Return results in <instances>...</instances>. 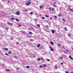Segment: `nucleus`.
I'll return each mask as SVG.
<instances>
[{
    "instance_id": "obj_1",
    "label": "nucleus",
    "mask_w": 73,
    "mask_h": 73,
    "mask_svg": "<svg viewBox=\"0 0 73 73\" xmlns=\"http://www.w3.org/2000/svg\"><path fill=\"white\" fill-rule=\"evenodd\" d=\"M17 12H16V14L17 15H20V11H17Z\"/></svg>"
},
{
    "instance_id": "obj_2",
    "label": "nucleus",
    "mask_w": 73,
    "mask_h": 73,
    "mask_svg": "<svg viewBox=\"0 0 73 73\" xmlns=\"http://www.w3.org/2000/svg\"><path fill=\"white\" fill-rule=\"evenodd\" d=\"M7 24H8L9 25H11V26H12V25H13V23H10L9 22H7Z\"/></svg>"
},
{
    "instance_id": "obj_3",
    "label": "nucleus",
    "mask_w": 73,
    "mask_h": 73,
    "mask_svg": "<svg viewBox=\"0 0 73 73\" xmlns=\"http://www.w3.org/2000/svg\"><path fill=\"white\" fill-rule=\"evenodd\" d=\"M49 48L50 49H51V51H52V52H54V50L52 49V48H51V47H49Z\"/></svg>"
},
{
    "instance_id": "obj_4",
    "label": "nucleus",
    "mask_w": 73,
    "mask_h": 73,
    "mask_svg": "<svg viewBox=\"0 0 73 73\" xmlns=\"http://www.w3.org/2000/svg\"><path fill=\"white\" fill-rule=\"evenodd\" d=\"M51 31H52V33H55V31L54 30H51Z\"/></svg>"
},
{
    "instance_id": "obj_5",
    "label": "nucleus",
    "mask_w": 73,
    "mask_h": 73,
    "mask_svg": "<svg viewBox=\"0 0 73 73\" xmlns=\"http://www.w3.org/2000/svg\"><path fill=\"white\" fill-rule=\"evenodd\" d=\"M52 5L53 6V7H57V5H55L54 4H52Z\"/></svg>"
},
{
    "instance_id": "obj_6",
    "label": "nucleus",
    "mask_w": 73,
    "mask_h": 73,
    "mask_svg": "<svg viewBox=\"0 0 73 73\" xmlns=\"http://www.w3.org/2000/svg\"><path fill=\"white\" fill-rule=\"evenodd\" d=\"M15 20L17 21H18V22L19 21V19H15Z\"/></svg>"
},
{
    "instance_id": "obj_7",
    "label": "nucleus",
    "mask_w": 73,
    "mask_h": 73,
    "mask_svg": "<svg viewBox=\"0 0 73 73\" xmlns=\"http://www.w3.org/2000/svg\"><path fill=\"white\" fill-rule=\"evenodd\" d=\"M67 28L66 27H65L64 28V29H65V31H68V29H66Z\"/></svg>"
},
{
    "instance_id": "obj_8",
    "label": "nucleus",
    "mask_w": 73,
    "mask_h": 73,
    "mask_svg": "<svg viewBox=\"0 0 73 73\" xmlns=\"http://www.w3.org/2000/svg\"><path fill=\"white\" fill-rule=\"evenodd\" d=\"M50 43L51 44H52V45H54V43L53 42H50Z\"/></svg>"
},
{
    "instance_id": "obj_9",
    "label": "nucleus",
    "mask_w": 73,
    "mask_h": 73,
    "mask_svg": "<svg viewBox=\"0 0 73 73\" xmlns=\"http://www.w3.org/2000/svg\"><path fill=\"white\" fill-rule=\"evenodd\" d=\"M40 45H41L40 44H38L37 46L38 48H39V47H40Z\"/></svg>"
},
{
    "instance_id": "obj_10",
    "label": "nucleus",
    "mask_w": 73,
    "mask_h": 73,
    "mask_svg": "<svg viewBox=\"0 0 73 73\" xmlns=\"http://www.w3.org/2000/svg\"><path fill=\"white\" fill-rule=\"evenodd\" d=\"M69 57L70 58H71L72 60H73V58L71 56H69Z\"/></svg>"
},
{
    "instance_id": "obj_11",
    "label": "nucleus",
    "mask_w": 73,
    "mask_h": 73,
    "mask_svg": "<svg viewBox=\"0 0 73 73\" xmlns=\"http://www.w3.org/2000/svg\"><path fill=\"white\" fill-rule=\"evenodd\" d=\"M29 33L30 34V35H32V33L31 31L29 32Z\"/></svg>"
},
{
    "instance_id": "obj_12",
    "label": "nucleus",
    "mask_w": 73,
    "mask_h": 73,
    "mask_svg": "<svg viewBox=\"0 0 73 73\" xmlns=\"http://www.w3.org/2000/svg\"><path fill=\"white\" fill-rule=\"evenodd\" d=\"M11 20H15V18H13V17H12L11 18Z\"/></svg>"
},
{
    "instance_id": "obj_13",
    "label": "nucleus",
    "mask_w": 73,
    "mask_h": 73,
    "mask_svg": "<svg viewBox=\"0 0 73 73\" xmlns=\"http://www.w3.org/2000/svg\"><path fill=\"white\" fill-rule=\"evenodd\" d=\"M26 68H27V69H29V66H26Z\"/></svg>"
},
{
    "instance_id": "obj_14",
    "label": "nucleus",
    "mask_w": 73,
    "mask_h": 73,
    "mask_svg": "<svg viewBox=\"0 0 73 73\" xmlns=\"http://www.w3.org/2000/svg\"><path fill=\"white\" fill-rule=\"evenodd\" d=\"M58 16H59V17H61V16H62V15H61V14H60Z\"/></svg>"
},
{
    "instance_id": "obj_15",
    "label": "nucleus",
    "mask_w": 73,
    "mask_h": 73,
    "mask_svg": "<svg viewBox=\"0 0 73 73\" xmlns=\"http://www.w3.org/2000/svg\"><path fill=\"white\" fill-rule=\"evenodd\" d=\"M9 54H11V53H12V52H11V51H9Z\"/></svg>"
},
{
    "instance_id": "obj_16",
    "label": "nucleus",
    "mask_w": 73,
    "mask_h": 73,
    "mask_svg": "<svg viewBox=\"0 0 73 73\" xmlns=\"http://www.w3.org/2000/svg\"><path fill=\"white\" fill-rule=\"evenodd\" d=\"M62 20H63V21H65V20L63 18V19H62Z\"/></svg>"
},
{
    "instance_id": "obj_17",
    "label": "nucleus",
    "mask_w": 73,
    "mask_h": 73,
    "mask_svg": "<svg viewBox=\"0 0 73 73\" xmlns=\"http://www.w3.org/2000/svg\"><path fill=\"white\" fill-rule=\"evenodd\" d=\"M45 17H49V16H48L47 15H46L45 16Z\"/></svg>"
},
{
    "instance_id": "obj_18",
    "label": "nucleus",
    "mask_w": 73,
    "mask_h": 73,
    "mask_svg": "<svg viewBox=\"0 0 73 73\" xmlns=\"http://www.w3.org/2000/svg\"><path fill=\"white\" fill-rule=\"evenodd\" d=\"M46 60H47V61H50V60L48 59H46Z\"/></svg>"
},
{
    "instance_id": "obj_19",
    "label": "nucleus",
    "mask_w": 73,
    "mask_h": 73,
    "mask_svg": "<svg viewBox=\"0 0 73 73\" xmlns=\"http://www.w3.org/2000/svg\"><path fill=\"white\" fill-rule=\"evenodd\" d=\"M42 8V5H41L40 7V8Z\"/></svg>"
},
{
    "instance_id": "obj_20",
    "label": "nucleus",
    "mask_w": 73,
    "mask_h": 73,
    "mask_svg": "<svg viewBox=\"0 0 73 73\" xmlns=\"http://www.w3.org/2000/svg\"><path fill=\"white\" fill-rule=\"evenodd\" d=\"M37 26H38V27H40V25L39 24H37Z\"/></svg>"
},
{
    "instance_id": "obj_21",
    "label": "nucleus",
    "mask_w": 73,
    "mask_h": 73,
    "mask_svg": "<svg viewBox=\"0 0 73 73\" xmlns=\"http://www.w3.org/2000/svg\"><path fill=\"white\" fill-rule=\"evenodd\" d=\"M5 50H8V48H5Z\"/></svg>"
},
{
    "instance_id": "obj_22",
    "label": "nucleus",
    "mask_w": 73,
    "mask_h": 73,
    "mask_svg": "<svg viewBox=\"0 0 73 73\" xmlns=\"http://www.w3.org/2000/svg\"><path fill=\"white\" fill-rule=\"evenodd\" d=\"M39 67L40 68H42V65H40L39 66Z\"/></svg>"
},
{
    "instance_id": "obj_23",
    "label": "nucleus",
    "mask_w": 73,
    "mask_h": 73,
    "mask_svg": "<svg viewBox=\"0 0 73 73\" xmlns=\"http://www.w3.org/2000/svg\"><path fill=\"white\" fill-rule=\"evenodd\" d=\"M43 65L44 66H46V65L45 64H43Z\"/></svg>"
},
{
    "instance_id": "obj_24",
    "label": "nucleus",
    "mask_w": 73,
    "mask_h": 73,
    "mask_svg": "<svg viewBox=\"0 0 73 73\" xmlns=\"http://www.w3.org/2000/svg\"><path fill=\"white\" fill-rule=\"evenodd\" d=\"M6 70L7 71H11V70Z\"/></svg>"
},
{
    "instance_id": "obj_25",
    "label": "nucleus",
    "mask_w": 73,
    "mask_h": 73,
    "mask_svg": "<svg viewBox=\"0 0 73 73\" xmlns=\"http://www.w3.org/2000/svg\"><path fill=\"white\" fill-rule=\"evenodd\" d=\"M5 29H6V30H7V31H8V29L7 28H5Z\"/></svg>"
},
{
    "instance_id": "obj_26",
    "label": "nucleus",
    "mask_w": 73,
    "mask_h": 73,
    "mask_svg": "<svg viewBox=\"0 0 73 73\" xmlns=\"http://www.w3.org/2000/svg\"><path fill=\"white\" fill-rule=\"evenodd\" d=\"M66 73H69V71H66Z\"/></svg>"
},
{
    "instance_id": "obj_27",
    "label": "nucleus",
    "mask_w": 73,
    "mask_h": 73,
    "mask_svg": "<svg viewBox=\"0 0 73 73\" xmlns=\"http://www.w3.org/2000/svg\"><path fill=\"white\" fill-rule=\"evenodd\" d=\"M31 14V15H33V12H31L30 13Z\"/></svg>"
},
{
    "instance_id": "obj_28",
    "label": "nucleus",
    "mask_w": 73,
    "mask_h": 73,
    "mask_svg": "<svg viewBox=\"0 0 73 73\" xmlns=\"http://www.w3.org/2000/svg\"><path fill=\"white\" fill-rule=\"evenodd\" d=\"M46 27H47V28H48L49 27L48 26V25H46Z\"/></svg>"
},
{
    "instance_id": "obj_29",
    "label": "nucleus",
    "mask_w": 73,
    "mask_h": 73,
    "mask_svg": "<svg viewBox=\"0 0 73 73\" xmlns=\"http://www.w3.org/2000/svg\"><path fill=\"white\" fill-rule=\"evenodd\" d=\"M5 55H6L7 56H8V53H5Z\"/></svg>"
},
{
    "instance_id": "obj_30",
    "label": "nucleus",
    "mask_w": 73,
    "mask_h": 73,
    "mask_svg": "<svg viewBox=\"0 0 73 73\" xmlns=\"http://www.w3.org/2000/svg\"><path fill=\"white\" fill-rule=\"evenodd\" d=\"M58 45L59 46H61L60 44H58Z\"/></svg>"
},
{
    "instance_id": "obj_31",
    "label": "nucleus",
    "mask_w": 73,
    "mask_h": 73,
    "mask_svg": "<svg viewBox=\"0 0 73 73\" xmlns=\"http://www.w3.org/2000/svg\"><path fill=\"white\" fill-rule=\"evenodd\" d=\"M60 59H63V58L62 57H60Z\"/></svg>"
},
{
    "instance_id": "obj_32",
    "label": "nucleus",
    "mask_w": 73,
    "mask_h": 73,
    "mask_svg": "<svg viewBox=\"0 0 73 73\" xmlns=\"http://www.w3.org/2000/svg\"><path fill=\"white\" fill-rule=\"evenodd\" d=\"M28 4L29 5V4H31V2H29Z\"/></svg>"
},
{
    "instance_id": "obj_33",
    "label": "nucleus",
    "mask_w": 73,
    "mask_h": 73,
    "mask_svg": "<svg viewBox=\"0 0 73 73\" xmlns=\"http://www.w3.org/2000/svg\"><path fill=\"white\" fill-rule=\"evenodd\" d=\"M62 48H63V49H65V48H64V47H62Z\"/></svg>"
},
{
    "instance_id": "obj_34",
    "label": "nucleus",
    "mask_w": 73,
    "mask_h": 73,
    "mask_svg": "<svg viewBox=\"0 0 73 73\" xmlns=\"http://www.w3.org/2000/svg\"><path fill=\"white\" fill-rule=\"evenodd\" d=\"M66 51H67V52H69V51H68V50L66 49Z\"/></svg>"
},
{
    "instance_id": "obj_35",
    "label": "nucleus",
    "mask_w": 73,
    "mask_h": 73,
    "mask_svg": "<svg viewBox=\"0 0 73 73\" xmlns=\"http://www.w3.org/2000/svg\"><path fill=\"white\" fill-rule=\"evenodd\" d=\"M42 19H45V18L43 17H42Z\"/></svg>"
},
{
    "instance_id": "obj_36",
    "label": "nucleus",
    "mask_w": 73,
    "mask_h": 73,
    "mask_svg": "<svg viewBox=\"0 0 73 73\" xmlns=\"http://www.w3.org/2000/svg\"><path fill=\"white\" fill-rule=\"evenodd\" d=\"M41 59L42 60H44V58H41Z\"/></svg>"
},
{
    "instance_id": "obj_37",
    "label": "nucleus",
    "mask_w": 73,
    "mask_h": 73,
    "mask_svg": "<svg viewBox=\"0 0 73 73\" xmlns=\"http://www.w3.org/2000/svg\"><path fill=\"white\" fill-rule=\"evenodd\" d=\"M26 37H27V38H29V37H31V36H27Z\"/></svg>"
},
{
    "instance_id": "obj_38",
    "label": "nucleus",
    "mask_w": 73,
    "mask_h": 73,
    "mask_svg": "<svg viewBox=\"0 0 73 73\" xmlns=\"http://www.w3.org/2000/svg\"><path fill=\"white\" fill-rule=\"evenodd\" d=\"M61 65H64V63H62V62L61 63Z\"/></svg>"
},
{
    "instance_id": "obj_39",
    "label": "nucleus",
    "mask_w": 73,
    "mask_h": 73,
    "mask_svg": "<svg viewBox=\"0 0 73 73\" xmlns=\"http://www.w3.org/2000/svg\"><path fill=\"white\" fill-rule=\"evenodd\" d=\"M68 35L69 36H70V34H68Z\"/></svg>"
},
{
    "instance_id": "obj_40",
    "label": "nucleus",
    "mask_w": 73,
    "mask_h": 73,
    "mask_svg": "<svg viewBox=\"0 0 73 73\" xmlns=\"http://www.w3.org/2000/svg\"><path fill=\"white\" fill-rule=\"evenodd\" d=\"M54 10V9L53 8V7H52V11H53Z\"/></svg>"
},
{
    "instance_id": "obj_41",
    "label": "nucleus",
    "mask_w": 73,
    "mask_h": 73,
    "mask_svg": "<svg viewBox=\"0 0 73 73\" xmlns=\"http://www.w3.org/2000/svg\"><path fill=\"white\" fill-rule=\"evenodd\" d=\"M17 70H19V68H17Z\"/></svg>"
},
{
    "instance_id": "obj_42",
    "label": "nucleus",
    "mask_w": 73,
    "mask_h": 73,
    "mask_svg": "<svg viewBox=\"0 0 73 73\" xmlns=\"http://www.w3.org/2000/svg\"><path fill=\"white\" fill-rule=\"evenodd\" d=\"M30 41H33V39H31V40Z\"/></svg>"
},
{
    "instance_id": "obj_43",
    "label": "nucleus",
    "mask_w": 73,
    "mask_h": 73,
    "mask_svg": "<svg viewBox=\"0 0 73 73\" xmlns=\"http://www.w3.org/2000/svg\"><path fill=\"white\" fill-rule=\"evenodd\" d=\"M14 57L16 58H17H17L16 57V56H15Z\"/></svg>"
},
{
    "instance_id": "obj_44",
    "label": "nucleus",
    "mask_w": 73,
    "mask_h": 73,
    "mask_svg": "<svg viewBox=\"0 0 73 73\" xmlns=\"http://www.w3.org/2000/svg\"><path fill=\"white\" fill-rule=\"evenodd\" d=\"M13 16H13V15H11L10 16V17H13Z\"/></svg>"
},
{
    "instance_id": "obj_45",
    "label": "nucleus",
    "mask_w": 73,
    "mask_h": 73,
    "mask_svg": "<svg viewBox=\"0 0 73 73\" xmlns=\"http://www.w3.org/2000/svg\"><path fill=\"white\" fill-rule=\"evenodd\" d=\"M55 69H57V67H55Z\"/></svg>"
},
{
    "instance_id": "obj_46",
    "label": "nucleus",
    "mask_w": 73,
    "mask_h": 73,
    "mask_svg": "<svg viewBox=\"0 0 73 73\" xmlns=\"http://www.w3.org/2000/svg\"><path fill=\"white\" fill-rule=\"evenodd\" d=\"M54 4H56V3H55V2H54L53 3Z\"/></svg>"
},
{
    "instance_id": "obj_47",
    "label": "nucleus",
    "mask_w": 73,
    "mask_h": 73,
    "mask_svg": "<svg viewBox=\"0 0 73 73\" xmlns=\"http://www.w3.org/2000/svg\"><path fill=\"white\" fill-rule=\"evenodd\" d=\"M26 5H29L28 3H27Z\"/></svg>"
},
{
    "instance_id": "obj_48",
    "label": "nucleus",
    "mask_w": 73,
    "mask_h": 73,
    "mask_svg": "<svg viewBox=\"0 0 73 73\" xmlns=\"http://www.w3.org/2000/svg\"><path fill=\"white\" fill-rule=\"evenodd\" d=\"M51 7H50V11H52V9H51Z\"/></svg>"
},
{
    "instance_id": "obj_49",
    "label": "nucleus",
    "mask_w": 73,
    "mask_h": 73,
    "mask_svg": "<svg viewBox=\"0 0 73 73\" xmlns=\"http://www.w3.org/2000/svg\"><path fill=\"white\" fill-rule=\"evenodd\" d=\"M19 27H21V25H19Z\"/></svg>"
},
{
    "instance_id": "obj_50",
    "label": "nucleus",
    "mask_w": 73,
    "mask_h": 73,
    "mask_svg": "<svg viewBox=\"0 0 73 73\" xmlns=\"http://www.w3.org/2000/svg\"><path fill=\"white\" fill-rule=\"evenodd\" d=\"M37 59L38 60H40V59L39 58H38Z\"/></svg>"
},
{
    "instance_id": "obj_51",
    "label": "nucleus",
    "mask_w": 73,
    "mask_h": 73,
    "mask_svg": "<svg viewBox=\"0 0 73 73\" xmlns=\"http://www.w3.org/2000/svg\"><path fill=\"white\" fill-rule=\"evenodd\" d=\"M55 17L56 18V19H57V17L55 16Z\"/></svg>"
},
{
    "instance_id": "obj_52",
    "label": "nucleus",
    "mask_w": 73,
    "mask_h": 73,
    "mask_svg": "<svg viewBox=\"0 0 73 73\" xmlns=\"http://www.w3.org/2000/svg\"><path fill=\"white\" fill-rule=\"evenodd\" d=\"M50 20H52V18H50Z\"/></svg>"
},
{
    "instance_id": "obj_53",
    "label": "nucleus",
    "mask_w": 73,
    "mask_h": 73,
    "mask_svg": "<svg viewBox=\"0 0 73 73\" xmlns=\"http://www.w3.org/2000/svg\"><path fill=\"white\" fill-rule=\"evenodd\" d=\"M64 53H65L66 54V52H64Z\"/></svg>"
},
{
    "instance_id": "obj_54",
    "label": "nucleus",
    "mask_w": 73,
    "mask_h": 73,
    "mask_svg": "<svg viewBox=\"0 0 73 73\" xmlns=\"http://www.w3.org/2000/svg\"><path fill=\"white\" fill-rule=\"evenodd\" d=\"M2 65L3 66H5V65H4V64H2Z\"/></svg>"
},
{
    "instance_id": "obj_55",
    "label": "nucleus",
    "mask_w": 73,
    "mask_h": 73,
    "mask_svg": "<svg viewBox=\"0 0 73 73\" xmlns=\"http://www.w3.org/2000/svg\"><path fill=\"white\" fill-rule=\"evenodd\" d=\"M70 10H71V11H73V10L71 9H70Z\"/></svg>"
},
{
    "instance_id": "obj_56",
    "label": "nucleus",
    "mask_w": 73,
    "mask_h": 73,
    "mask_svg": "<svg viewBox=\"0 0 73 73\" xmlns=\"http://www.w3.org/2000/svg\"><path fill=\"white\" fill-rule=\"evenodd\" d=\"M3 50H5V48H3Z\"/></svg>"
},
{
    "instance_id": "obj_57",
    "label": "nucleus",
    "mask_w": 73,
    "mask_h": 73,
    "mask_svg": "<svg viewBox=\"0 0 73 73\" xmlns=\"http://www.w3.org/2000/svg\"><path fill=\"white\" fill-rule=\"evenodd\" d=\"M71 73H73V72H70Z\"/></svg>"
},
{
    "instance_id": "obj_58",
    "label": "nucleus",
    "mask_w": 73,
    "mask_h": 73,
    "mask_svg": "<svg viewBox=\"0 0 73 73\" xmlns=\"http://www.w3.org/2000/svg\"><path fill=\"white\" fill-rule=\"evenodd\" d=\"M17 44H19V43H18L17 42Z\"/></svg>"
},
{
    "instance_id": "obj_59",
    "label": "nucleus",
    "mask_w": 73,
    "mask_h": 73,
    "mask_svg": "<svg viewBox=\"0 0 73 73\" xmlns=\"http://www.w3.org/2000/svg\"><path fill=\"white\" fill-rule=\"evenodd\" d=\"M25 11H27V10H25Z\"/></svg>"
},
{
    "instance_id": "obj_60",
    "label": "nucleus",
    "mask_w": 73,
    "mask_h": 73,
    "mask_svg": "<svg viewBox=\"0 0 73 73\" xmlns=\"http://www.w3.org/2000/svg\"><path fill=\"white\" fill-rule=\"evenodd\" d=\"M33 57H35V56H33Z\"/></svg>"
},
{
    "instance_id": "obj_61",
    "label": "nucleus",
    "mask_w": 73,
    "mask_h": 73,
    "mask_svg": "<svg viewBox=\"0 0 73 73\" xmlns=\"http://www.w3.org/2000/svg\"><path fill=\"white\" fill-rule=\"evenodd\" d=\"M28 1H31V0H28Z\"/></svg>"
},
{
    "instance_id": "obj_62",
    "label": "nucleus",
    "mask_w": 73,
    "mask_h": 73,
    "mask_svg": "<svg viewBox=\"0 0 73 73\" xmlns=\"http://www.w3.org/2000/svg\"><path fill=\"white\" fill-rule=\"evenodd\" d=\"M8 3H9V2H10V1H8Z\"/></svg>"
},
{
    "instance_id": "obj_63",
    "label": "nucleus",
    "mask_w": 73,
    "mask_h": 73,
    "mask_svg": "<svg viewBox=\"0 0 73 73\" xmlns=\"http://www.w3.org/2000/svg\"><path fill=\"white\" fill-rule=\"evenodd\" d=\"M23 34H24L25 33H23Z\"/></svg>"
},
{
    "instance_id": "obj_64",
    "label": "nucleus",
    "mask_w": 73,
    "mask_h": 73,
    "mask_svg": "<svg viewBox=\"0 0 73 73\" xmlns=\"http://www.w3.org/2000/svg\"><path fill=\"white\" fill-rule=\"evenodd\" d=\"M36 73H38V72H36Z\"/></svg>"
}]
</instances>
